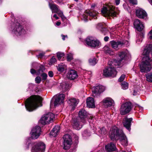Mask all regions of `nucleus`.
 I'll return each instance as SVG.
<instances>
[{
	"mask_svg": "<svg viewBox=\"0 0 152 152\" xmlns=\"http://www.w3.org/2000/svg\"><path fill=\"white\" fill-rule=\"evenodd\" d=\"M105 148L107 152H113L117 149L115 144L112 142H110L105 145Z\"/></svg>",
	"mask_w": 152,
	"mask_h": 152,
	"instance_id": "nucleus-24",
	"label": "nucleus"
},
{
	"mask_svg": "<svg viewBox=\"0 0 152 152\" xmlns=\"http://www.w3.org/2000/svg\"><path fill=\"white\" fill-rule=\"evenodd\" d=\"M45 53H39V55L37 56L38 58H42L44 56Z\"/></svg>",
	"mask_w": 152,
	"mask_h": 152,
	"instance_id": "nucleus-52",
	"label": "nucleus"
},
{
	"mask_svg": "<svg viewBox=\"0 0 152 152\" xmlns=\"http://www.w3.org/2000/svg\"><path fill=\"white\" fill-rule=\"evenodd\" d=\"M61 22L59 21H58L56 23V25L57 26H59L61 24Z\"/></svg>",
	"mask_w": 152,
	"mask_h": 152,
	"instance_id": "nucleus-58",
	"label": "nucleus"
},
{
	"mask_svg": "<svg viewBox=\"0 0 152 152\" xmlns=\"http://www.w3.org/2000/svg\"><path fill=\"white\" fill-rule=\"evenodd\" d=\"M60 130V127L58 126H55L51 131L50 134V135L55 137L59 134Z\"/></svg>",
	"mask_w": 152,
	"mask_h": 152,
	"instance_id": "nucleus-28",
	"label": "nucleus"
},
{
	"mask_svg": "<svg viewBox=\"0 0 152 152\" xmlns=\"http://www.w3.org/2000/svg\"><path fill=\"white\" fill-rule=\"evenodd\" d=\"M127 55V51H123L119 53L117 56L118 58L117 61L119 63H121L122 60L125 59Z\"/></svg>",
	"mask_w": 152,
	"mask_h": 152,
	"instance_id": "nucleus-25",
	"label": "nucleus"
},
{
	"mask_svg": "<svg viewBox=\"0 0 152 152\" xmlns=\"http://www.w3.org/2000/svg\"><path fill=\"white\" fill-rule=\"evenodd\" d=\"M72 56L71 55L68 54L67 56V60L68 61H70L72 59Z\"/></svg>",
	"mask_w": 152,
	"mask_h": 152,
	"instance_id": "nucleus-47",
	"label": "nucleus"
},
{
	"mask_svg": "<svg viewBox=\"0 0 152 152\" xmlns=\"http://www.w3.org/2000/svg\"><path fill=\"white\" fill-rule=\"evenodd\" d=\"M89 62L91 65H94L97 63L96 59L94 58H90L89 60Z\"/></svg>",
	"mask_w": 152,
	"mask_h": 152,
	"instance_id": "nucleus-39",
	"label": "nucleus"
},
{
	"mask_svg": "<svg viewBox=\"0 0 152 152\" xmlns=\"http://www.w3.org/2000/svg\"><path fill=\"white\" fill-rule=\"evenodd\" d=\"M87 106L88 108H94L95 104L94 99L92 97H88L86 100Z\"/></svg>",
	"mask_w": 152,
	"mask_h": 152,
	"instance_id": "nucleus-26",
	"label": "nucleus"
},
{
	"mask_svg": "<svg viewBox=\"0 0 152 152\" xmlns=\"http://www.w3.org/2000/svg\"><path fill=\"white\" fill-rule=\"evenodd\" d=\"M104 51L106 53L109 54L110 55H112L114 54V52L108 46H105L103 48Z\"/></svg>",
	"mask_w": 152,
	"mask_h": 152,
	"instance_id": "nucleus-35",
	"label": "nucleus"
},
{
	"mask_svg": "<svg viewBox=\"0 0 152 152\" xmlns=\"http://www.w3.org/2000/svg\"><path fill=\"white\" fill-rule=\"evenodd\" d=\"M84 121L81 120L80 118L78 117L74 118L73 122V127L76 130H79L85 123Z\"/></svg>",
	"mask_w": 152,
	"mask_h": 152,
	"instance_id": "nucleus-15",
	"label": "nucleus"
},
{
	"mask_svg": "<svg viewBox=\"0 0 152 152\" xmlns=\"http://www.w3.org/2000/svg\"><path fill=\"white\" fill-rule=\"evenodd\" d=\"M144 56L142 61L140 65V71L142 72H147L151 70L152 68V45H147L144 48L142 53Z\"/></svg>",
	"mask_w": 152,
	"mask_h": 152,
	"instance_id": "nucleus-1",
	"label": "nucleus"
},
{
	"mask_svg": "<svg viewBox=\"0 0 152 152\" xmlns=\"http://www.w3.org/2000/svg\"><path fill=\"white\" fill-rule=\"evenodd\" d=\"M129 1L130 3H131L133 4H137V0H129Z\"/></svg>",
	"mask_w": 152,
	"mask_h": 152,
	"instance_id": "nucleus-51",
	"label": "nucleus"
},
{
	"mask_svg": "<svg viewBox=\"0 0 152 152\" xmlns=\"http://www.w3.org/2000/svg\"><path fill=\"white\" fill-rule=\"evenodd\" d=\"M41 128L39 126H36L32 129L30 134L32 138L37 139L40 136Z\"/></svg>",
	"mask_w": 152,
	"mask_h": 152,
	"instance_id": "nucleus-17",
	"label": "nucleus"
},
{
	"mask_svg": "<svg viewBox=\"0 0 152 152\" xmlns=\"http://www.w3.org/2000/svg\"><path fill=\"white\" fill-rule=\"evenodd\" d=\"M63 138L64 149L66 150L69 149L72 144V142L71 136L68 134H66L64 136Z\"/></svg>",
	"mask_w": 152,
	"mask_h": 152,
	"instance_id": "nucleus-11",
	"label": "nucleus"
},
{
	"mask_svg": "<svg viewBox=\"0 0 152 152\" xmlns=\"http://www.w3.org/2000/svg\"><path fill=\"white\" fill-rule=\"evenodd\" d=\"M86 42L89 46L95 48L99 46L100 42L92 37H88L86 39Z\"/></svg>",
	"mask_w": 152,
	"mask_h": 152,
	"instance_id": "nucleus-12",
	"label": "nucleus"
},
{
	"mask_svg": "<svg viewBox=\"0 0 152 152\" xmlns=\"http://www.w3.org/2000/svg\"><path fill=\"white\" fill-rule=\"evenodd\" d=\"M79 102L78 99H76L75 98H72L69 99L68 102L70 106H72V110H74V108L77 106Z\"/></svg>",
	"mask_w": 152,
	"mask_h": 152,
	"instance_id": "nucleus-27",
	"label": "nucleus"
},
{
	"mask_svg": "<svg viewBox=\"0 0 152 152\" xmlns=\"http://www.w3.org/2000/svg\"><path fill=\"white\" fill-rule=\"evenodd\" d=\"M110 44L113 48L117 49L124 47L125 45V42L122 41L113 40L110 42Z\"/></svg>",
	"mask_w": 152,
	"mask_h": 152,
	"instance_id": "nucleus-19",
	"label": "nucleus"
},
{
	"mask_svg": "<svg viewBox=\"0 0 152 152\" xmlns=\"http://www.w3.org/2000/svg\"><path fill=\"white\" fill-rule=\"evenodd\" d=\"M26 140V144H28V146H27V148L28 149V146L30 144L31 142V138L30 137H28L27 139Z\"/></svg>",
	"mask_w": 152,
	"mask_h": 152,
	"instance_id": "nucleus-45",
	"label": "nucleus"
},
{
	"mask_svg": "<svg viewBox=\"0 0 152 152\" xmlns=\"http://www.w3.org/2000/svg\"><path fill=\"white\" fill-rule=\"evenodd\" d=\"M61 86L64 91L68 90L69 88V86L67 83L64 82L61 84Z\"/></svg>",
	"mask_w": 152,
	"mask_h": 152,
	"instance_id": "nucleus-33",
	"label": "nucleus"
},
{
	"mask_svg": "<svg viewBox=\"0 0 152 152\" xmlns=\"http://www.w3.org/2000/svg\"><path fill=\"white\" fill-rule=\"evenodd\" d=\"M61 36L62 37V39L63 40H65V38H67V36L66 35H64L63 34L61 35Z\"/></svg>",
	"mask_w": 152,
	"mask_h": 152,
	"instance_id": "nucleus-55",
	"label": "nucleus"
},
{
	"mask_svg": "<svg viewBox=\"0 0 152 152\" xmlns=\"http://www.w3.org/2000/svg\"><path fill=\"white\" fill-rule=\"evenodd\" d=\"M150 4L152 5V0H148Z\"/></svg>",
	"mask_w": 152,
	"mask_h": 152,
	"instance_id": "nucleus-59",
	"label": "nucleus"
},
{
	"mask_svg": "<svg viewBox=\"0 0 152 152\" xmlns=\"http://www.w3.org/2000/svg\"><path fill=\"white\" fill-rule=\"evenodd\" d=\"M119 152H126L125 151H119Z\"/></svg>",
	"mask_w": 152,
	"mask_h": 152,
	"instance_id": "nucleus-62",
	"label": "nucleus"
},
{
	"mask_svg": "<svg viewBox=\"0 0 152 152\" xmlns=\"http://www.w3.org/2000/svg\"><path fill=\"white\" fill-rule=\"evenodd\" d=\"M148 35L149 38L150 39H152V30L149 32Z\"/></svg>",
	"mask_w": 152,
	"mask_h": 152,
	"instance_id": "nucleus-49",
	"label": "nucleus"
},
{
	"mask_svg": "<svg viewBox=\"0 0 152 152\" xmlns=\"http://www.w3.org/2000/svg\"><path fill=\"white\" fill-rule=\"evenodd\" d=\"M41 76L42 77V79L43 80H45L47 79L48 77L47 75L45 73H43L42 74Z\"/></svg>",
	"mask_w": 152,
	"mask_h": 152,
	"instance_id": "nucleus-43",
	"label": "nucleus"
},
{
	"mask_svg": "<svg viewBox=\"0 0 152 152\" xmlns=\"http://www.w3.org/2000/svg\"><path fill=\"white\" fill-rule=\"evenodd\" d=\"M57 56L58 59L60 60L61 58L64 56V54L61 52H58L57 53Z\"/></svg>",
	"mask_w": 152,
	"mask_h": 152,
	"instance_id": "nucleus-40",
	"label": "nucleus"
},
{
	"mask_svg": "<svg viewBox=\"0 0 152 152\" xmlns=\"http://www.w3.org/2000/svg\"><path fill=\"white\" fill-rule=\"evenodd\" d=\"M49 76L50 77H53V73L52 71H49L48 72Z\"/></svg>",
	"mask_w": 152,
	"mask_h": 152,
	"instance_id": "nucleus-50",
	"label": "nucleus"
},
{
	"mask_svg": "<svg viewBox=\"0 0 152 152\" xmlns=\"http://www.w3.org/2000/svg\"><path fill=\"white\" fill-rule=\"evenodd\" d=\"M66 76L67 78L73 80L77 77L78 75L77 72L75 70L71 69L68 72Z\"/></svg>",
	"mask_w": 152,
	"mask_h": 152,
	"instance_id": "nucleus-23",
	"label": "nucleus"
},
{
	"mask_svg": "<svg viewBox=\"0 0 152 152\" xmlns=\"http://www.w3.org/2000/svg\"><path fill=\"white\" fill-rule=\"evenodd\" d=\"M42 99L38 96H32L25 101V106L27 110L31 112L42 106Z\"/></svg>",
	"mask_w": 152,
	"mask_h": 152,
	"instance_id": "nucleus-2",
	"label": "nucleus"
},
{
	"mask_svg": "<svg viewBox=\"0 0 152 152\" xmlns=\"http://www.w3.org/2000/svg\"><path fill=\"white\" fill-rule=\"evenodd\" d=\"M121 86L122 88L124 90L127 89L128 88V84L125 81L122 82L121 84Z\"/></svg>",
	"mask_w": 152,
	"mask_h": 152,
	"instance_id": "nucleus-38",
	"label": "nucleus"
},
{
	"mask_svg": "<svg viewBox=\"0 0 152 152\" xmlns=\"http://www.w3.org/2000/svg\"><path fill=\"white\" fill-rule=\"evenodd\" d=\"M116 62H117V63H118V64H119V63H120L118 62V61H116Z\"/></svg>",
	"mask_w": 152,
	"mask_h": 152,
	"instance_id": "nucleus-64",
	"label": "nucleus"
},
{
	"mask_svg": "<svg viewBox=\"0 0 152 152\" xmlns=\"http://www.w3.org/2000/svg\"><path fill=\"white\" fill-rule=\"evenodd\" d=\"M144 35L142 33L140 34L137 37V39L136 40V43L139 44L142 42V38L143 37Z\"/></svg>",
	"mask_w": 152,
	"mask_h": 152,
	"instance_id": "nucleus-36",
	"label": "nucleus"
},
{
	"mask_svg": "<svg viewBox=\"0 0 152 152\" xmlns=\"http://www.w3.org/2000/svg\"><path fill=\"white\" fill-rule=\"evenodd\" d=\"M134 28L138 31H142L144 28L143 23L138 19H135L134 20Z\"/></svg>",
	"mask_w": 152,
	"mask_h": 152,
	"instance_id": "nucleus-20",
	"label": "nucleus"
},
{
	"mask_svg": "<svg viewBox=\"0 0 152 152\" xmlns=\"http://www.w3.org/2000/svg\"><path fill=\"white\" fill-rule=\"evenodd\" d=\"M102 103L106 108L113 106L114 104L113 100L110 97L104 98L102 101Z\"/></svg>",
	"mask_w": 152,
	"mask_h": 152,
	"instance_id": "nucleus-18",
	"label": "nucleus"
},
{
	"mask_svg": "<svg viewBox=\"0 0 152 152\" xmlns=\"http://www.w3.org/2000/svg\"><path fill=\"white\" fill-rule=\"evenodd\" d=\"M136 92L135 91H134L133 93V95H136Z\"/></svg>",
	"mask_w": 152,
	"mask_h": 152,
	"instance_id": "nucleus-60",
	"label": "nucleus"
},
{
	"mask_svg": "<svg viewBox=\"0 0 152 152\" xmlns=\"http://www.w3.org/2000/svg\"><path fill=\"white\" fill-rule=\"evenodd\" d=\"M136 14L137 16L140 18L145 19L147 17L146 12L142 9L139 8L136 10Z\"/></svg>",
	"mask_w": 152,
	"mask_h": 152,
	"instance_id": "nucleus-22",
	"label": "nucleus"
},
{
	"mask_svg": "<svg viewBox=\"0 0 152 152\" xmlns=\"http://www.w3.org/2000/svg\"><path fill=\"white\" fill-rule=\"evenodd\" d=\"M76 139H77V140L78 139V137L77 136H76Z\"/></svg>",
	"mask_w": 152,
	"mask_h": 152,
	"instance_id": "nucleus-63",
	"label": "nucleus"
},
{
	"mask_svg": "<svg viewBox=\"0 0 152 152\" xmlns=\"http://www.w3.org/2000/svg\"><path fill=\"white\" fill-rule=\"evenodd\" d=\"M79 117L81 120L84 121L86 122V119L89 118L91 120L93 119V117L91 115L88 114L87 112L84 109H82L79 111L78 113Z\"/></svg>",
	"mask_w": 152,
	"mask_h": 152,
	"instance_id": "nucleus-13",
	"label": "nucleus"
},
{
	"mask_svg": "<svg viewBox=\"0 0 152 152\" xmlns=\"http://www.w3.org/2000/svg\"><path fill=\"white\" fill-rule=\"evenodd\" d=\"M147 80L150 82H152V72L145 75Z\"/></svg>",
	"mask_w": 152,
	"mask_h": 152,
	"instance_id": "nucleus-37",
	"label": "nucleus"
},
{
	"mask_svg": "<svg viewBox=\"0 0 152 152\" xmlns=\"http://www.w3.org/2000/svg\"><path fill=\"white\" fill-rule=\"evenodd\" d=\"M110 137L111 140H119L121 144L126 146L128 144L126 137L122 130H119L116 126H113L110 132Z\"/></svg>",
	"mask_w": 152,
	"mask_h": 152,
	"instance_id": "nucleus-3",
	"label": "nucleus"
},
{
	"mask_svg": "<svg viewBox=\"0 0 152 152\" xmlns=\"http://www.w3.org/2000/svg\"><path fill=\"white\" fill-rule=\"evenodd\" d=\"M83 135H84L85 136H90V133L88 132L87 130H85L84 131Z\"/></svg>",
	"mask_w": 152,
	"mask_h": 152,
	"instance_id": "nucleus-48",
	"label": "nucleus"
},
{
	"mask_svg": "<svg viewBox=\"0 0 152 152\" xmlns=\"http://www.w3.org/2000/svg\"><path fill=\"white\" fill-rule=\"evenodd\" d=\"M45 147L42 142H39L33 147L31 152H44Z\"/></svg>",
	"mask_w": 152,
	"mask_h": 152,
	"instance_id": "nucleus-14",
	"label": "nucleus"
},
{
	"mask_svg": "<svg viewBox=\"0 0 152 152\" xmlns=\"http://www.w3.org/2000/svg\"><path fill=\"white\" fill-rule=\"evenodd\" d=\"M132 120V118H128L127 117L124 118L123 121V125L126 129L129 131L131 130V122Z\"/></svg>",
	"mask_w": 152,
	"mask_h": 152,
	"instance_id": "nucleus-21",
	"label": "nucleus"
},
{
	"mask_svg": "<svg viewBox=\"0 0 152 152\" xmlns=\"http://www.w3.org/2000/svg\"><path fill=\"white\" fill-rule=\"evenodd\" d=\"M96 132L99 136L104 135L105 134L107 133L106 129L103 127L102 128L99 127L97 131H96Z\"/></svg>",
	"mask_w": 152,
	"mask_h": 152,
	"instance_id": "nucleus-30",
	"label": "nucleus"
},
{
	"mask_svg": "<svg viewBox=\"0 0 152 152\" xmlns=\"http://www.w3.org/2000/svg\"><path fill=\"white\" fill-rule=\"evenodd\" d=\"M105 90V87L100 85L94 87L92 89L93 96L96 97L100 94L103 92Z\"/></svg>",
	"mask_w": 152,
	"mask_h": 152,
	"instance_id": "nucleus-16",
	"label": "nucleus"
},
{
	"mask_svg": "<svg viewBox=\"0 0 152 152\" xmlns=\"http://www.w3.org/2000/svg\"><path fill=\"white\" fill-rule=\"evenodd\" d=\"M110 61L109 62V66L105 67L103 70V75L105 77H114L117 74V71L113 65L110 64Z\"/></svg>",
	"mask_w": 152,
	"mask_h": 152,
	"instance_id": "nucleus-5",
	"label": "nucleus"
},
{
	"mask_svg": "<svg viewBox=\"0 0 152 152\" xmlns=\"http://www.w3.org/2000/svg\"><path fill=\"white\" fill-rule=\"evenodd\" d=\"M132 105L130 102H126L123 104L120 109V113L121 115H124L129 113L131 110Z\"/></svg>",
	"mask_w": 152,
	"mask_h": 152,
	"instance_id": "nucleus-10",
	"label": "nucleus"
},
{
	"mask_svg": "<svg viewBox=\"0 0 152 152\" xmlns=\"http://www.w3.org/2000/svg\"><path fill=\"white\" fill-rule=\"evenodd\" d=\"M101 12L102 15L105 17H115L119 13L118 12H116L115 11V8L113 6L109 5L103 7L101 10Z\"/></svg>",
	"mask_w": 152,
	"mask_h": 152,
	"instance_id": "nucleus-4",
	"label": "nucleus"
},
{
	"mask_svg": "<svg viewBox=\"0 0 152 152\" xmlns=\"http://www.w3.org/2000/svg\"><path fill=\"white\" fill-rule=\"evenodd\" d=\"M55 118L54 114L51 113L44 115L40 120V123L42 125H45L53 121Z\"/></svg>",
	"mask_w": 152,
	"mask_h": 152,
	"instance_id": "nucleus-7",
	"label": "nucleus"
},
{
	"mask_svg": "<svg viewBox=\"0 0 152 152\" xmlns=\"http://www.w3.org/2000/svg\"><path fill=\"white\" fill-rule=\"evenodd\" d=\"M126 77L125 75H121V76L120 77L119 79L118 80V81L119 82H122L123 81L125 78Z\"/></svg>",
	"mask_w": 152,
	"mask_h": 152,
	"instance_id": "nucleus-42",
	"label": "nucleus"
},
{
	"mask_svg": "<svg viewBox=\"0 0 152 152\" xmlns=\"http://www.w3.org/2000/svg\"><path fill=\"white\" fill-rule=\"evenodd\" d=\"M56 59L54 57H52L50 59V64L55 63L56 61Z\"/></svg>",
	"mask_w": 152,
	"mask_h": 152,
	"instance_id": "nucleus-44",
	"label": "nucleus"
},
{
	"mask_svg": "<svg viewBox=\"0 0 152 152\" xmlns=\"http://www.w3.org/2000/svg\"><path fill=\"white\" fill-rule=\"evenodd\" d=\"M30 72L32 74H33L35 73H36L37 72L36 71L33 69H32L30 70Z\"/></svg>",
	"mask_w": 152,
	"mask_h": 152,
	"instance_id": "nucleus-53",
	"label": "nucleus"
},
{
	"mask_svg": "<svg viewBox=\"0 0 152 152\" xmlns=\"http://www.w3.org/2000/svg\"><path fill=\"white\" fill-rule=\"evenodd\" d=\"M103 25L102 23H99L97 24L96 28L100 30L104 35H105L108 31L106 28L103 27Z\"/></svg>",
	"mask_w": 152,
	"mask_h": 152,
	"instance_id": "nucleus-29",
	"label": "nucleus"
},
{
	"mask_svg": "<svg viewBox=\"0 0 152 152\" xmlns=\"http://www.w3.org/2000/svg\"><path fill=\"white\" fill-rule=\"evenodd\" d=\"M120 0H115V3L116 5H118L120 2Z\"/></svg>",
	"mask_w": 152,
	"mask_h": 152,
	"instance_id": "nucleus-54",
	"label": "nucleus"
},
{
	"mask_svg": "<svg viewBox=\"0 0 152 152\" xmlns=\"http://www.w3.org/2000/svg\"><path fill=\"white\" fill-rule=\"evenodd\" d=\"M57 68L58 72H61L64 71L65 69H66V66L64 64L61 63L58 65Z\"/></svg>",
	"mask_w": 152,
	"mask_h": 152,
	"instance_id": "nucleus-32",
	"label": "nucleus"
},
{
	"mask_svg": "<svg viewBox=\"0 0 152 152\" xmlns=\"http://www.w3.org/2000/svg\"><path fill=\"white\" fill-rule=\"evenodd\" d=\"M109 37L107 36L105 37L104 38V40L105 42L108 41Z\"/></svg>",
	"mask_w": 152,
	"mask_h": 152,
	"instance_id": "nucleus-56",
	"label": "nucleus"
},
{
	"mask_svg": "<svg viewBox=\"0 0 152 152\" xmlns=\"http://www.w3.org/2000/svg\"><path fill=\"white\" fill-rule=\"evenodd\" d=\"M50 8L52 10V12L56 13L59 10L58 7L56 4H49Z\"/></svg>",
	"mask_w": 152,
	"mask_h": 152,
	"instance_id": "nucleus-34",
	"label": "nucleus"
},
{
	"mask_svg": "<svg viewBox=\"0 0 152 152\" xmlns=\"http://www.w3.org/2000/svg\"><path fill=\"white\" fill-rule=\"evenodd\" d=\"M41 78L39 76L37 77L35 79V82L37 83H39L41 82Z\"/></svg>",
	"mask_w": 152,
	"mask_h": 152,
	"instance_id": "nucleus-41",
	"label": "nucleus"
},
{
	"mask_svg": "<svg viewBox=\"0 0 152 152\" xmlns=\"http://www.w3.org/2000/svg\"><path fill=\"white\" fill-rule=\"evenodd\" d=\"M98 12L96 11L93 12L91 10H86L83 15L82 18L85 22H86L88 21L89 19L91 20L90 17L94 18V19H96V16Z\"/></svg>",
	"mask_w": 152,
	"mask_h": 152,
	"instance_id": "nucleus-9",
	"label": "nucleus"
},
{
	"mask_svg": "<svg viewBox=\"0 0 152 152\" xmlns=\"http://www.w3.org/2000/svg\"><path fill=\"white\" fill-rule=\"evenodd\" d=\"M13 25L12 28V32L13 34L18 36L23 35L26 34V31L19 23L14 24Z\"/></svg>",
	"mask_w": 152,
	"mask_h": 152,
	"instance_id": "nucleus-6",
	"label": "nucleus"
},
{
	"mask_svg": "<svg viewBox=\"0 0 152 152\" xmlns=\"http://www.w3.org/2000/svg\"><path fill=\"white\" fill-rule=\"evenodd\" d=\"M53 17L55 18L56 20H58L59 19V18L57 16L56 14H54L53 16Z\"/></svg>",
	"mask_w": 152,
	"mask_h": 152,
	"instance_id": "nucleus-57",
	"label": "nucleus"
},
{
	"mask_svg": "<svg viewBox=\"0 0 152 152\" xmlns=\"http://www.w3.org/2000/svg\"><path fill=\"white\" fill-rule=\"evenodd\" d=\"M65 98V95L63 94H60L54 96L50 102V107H52L53 102H54V106L56 107L57 105L62 103L64 102Z\"/></svg>",
	"mask_w": 152,
	"mask_h": 152,
	"instance_id": "nucleus-8",
	"label": "nucleus"
},
{
	"mask_svg": "<svg viewBox=\"0 0 152 152\" xmlns=\"http://www.w3.org/2000/svg\"><path fill=\"white\" fill-rule=\"evenodd\" d=\"M56 13H58V15L59 16L61 17V18H63V17H62L64 15L63 13L62 12L60 11V10H58V11Z\"/></svg>",
	"mask_w": 152,
	"mask_h": 152,
	"instance_id": "nucleus-46",
	"label": "nucleus"
},
{
	"mask_svg": "<svg viewBox=\"0 0 152 152\" xmlns=\"http://www.w3.org/2000/svg\"><path fill=\"white\" fill-rule=\"evenodd\" d=\"M36 65H38L39 67V69L37 70L36 72V74L37 75H39L42 74L44 71L45 68V67L43 65H40L37 63H35L33 64Z\"/></svg>",
	"mask_w": 152,
	"mask_h": 152,
	"instance_id": "nucleus-31",
	"label": "nucleus"
},
{
	"mask_svg": "<svg viewBox=\"0 0 152 152\" xmlns=\"http://www.w3.org/2000/svg\"><path fill=\"white\" fill-rule=\"evenodd\" d=\"M62 17H63V19L62 18V20H64V19H65L66 18H65V17H64V15Z\"/></svg>",
	"mask_w": 152,
	"mask_h": 152,
	"instance_id": "nucleus-61",
	"label": "nucleus"
}]
</instances>
